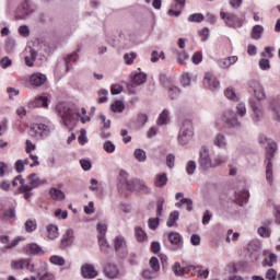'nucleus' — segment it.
Here are the masks:
<instances>
[{
	"mask_svg": "<svg viewBox=\"0 0 280 280\" xmlns=\"http://www.w3.org/2000/svg\"><path fill=\"white\" fill-rule=\"evenodd\" d=\"M235 62H237V56H231L220 59L218 61V66L220 67V69H229V67H231V65H235Z\"/></svg>",
	"mask_w": 280,
	"mask_h": 280,
	"instance_id": "nucleus-22",
	"label": "nucleus"
},
{
	"mask_svg": "<svg viewBox=\"0 0 280 280\" xmlns=\"http://www.w3.org/2000/svg\"><path fill=\"white\" fill-rule=\"evenodd\" d=\"M212 143L217 148L224 150V148H226V136H224L223 133H217L213 138Z\"/></svg>",
	"mask_w": 280,
	"mask_h": 280,
	"instance_id": "nucleus-25",
	"label": "nucleus"
},
{
	"mask_svg": "<svg viewBox=\"0 0 280 280\" xmlns=\"http://www.w3.org/2000/svg\"><path fill=\"white\" fill-rule=\"evenodd\" d=\"M264 32L265 28L261 25L256 24L252 28L250 36L254 40H260L261 36H264Z\"/></svg>",
	"mask_w": 280,
	"mask_h": 280,
	"instance_id": "nucleus-28",
	"label": "nucleus"
},
{
	"mask_svg": "<svg viewBox=\"0 0 280 280\" xmlns=\"http://www.w3.org/2000/svg\"><path fill=\"white\" fill-rule=\"evenodd\" d=\"M266 165V180L268 185H272L275 183V172L272 171V162L265 163Z\"/></svg>",
	"mask_w": 280,
	"mask_h": 280,
	"instance_id": "nucleus-27",
	"label": "nucleus"
},
{
	"mask_svg": "<svg viewBox=\"0 0 280 280\" xmlns=\"http://www.w3.org/2000/svg\"><path fill=\"white\" fill-rule=\"evenodd\" d=\"M11 268L12 270H23V268H25V270H28V272H36V267L34 266L32 260L27 258L12 260Z\"/></svg>",
	"mask_w": 280,
	"mask_h": 280,
	"instance_id": "nucleus-9",
	"label": "nucleus"
},
{
	"mask_svg": "<svg viewBox=\"0 0 280 280\" xmlns=\"http://www.w3.org/2000/svg\"><path fill=\"white\" fill-rule=\"evenodd\" d=\"M114 246L116 254L120 259H126V257H128V245L124 236H116Z\"/></svg>",
	"mask_w": 280,
	"mask_h": 280,
	"instance_id": "nucleus-7",
	"label": "nucleus"
},
{
	"mask_svg": "<svg viewBox=\"0 0 280 280\" xmlns=\"http://www.w3.org/2000/svg\"><path fill=\"white\" fill-rule=\"evenodd\" d=\"M24 253H26V255H44L45 254V252L43 250V247H40L36 243L27 244L24 247Z\"/></svg>",
	"mask_w": 280,
	"mask_h": 280,
	"instance_id": "nucleus-19",
	"label": "nucleus"
},
{
	"mask_svg": "<svg viewBox=\"0 0 280 280\" xmlns=\"http://www.w3.org/2000/svg\"><path fill=\"white\" fill-rule=\"evenodd\" d=\"M32 14V9L30 8V0H25L22 4L18 8L15 12L16 19L23 20L27 19Z\"/></svg>",
	"mask_w": 280,
	"mask_h": 280,
	"instance_id": "nucleus-13",
	"label": "nucleus"
},
{
	"mask_svg": "<svg viewBox=\"0 0 280 280\" xmlns=\"http://www.w3.org/2000/svg\"><path fill=\"white\" fill-rule=\"evenodd\" d=\"M141 277H143V279H147V280H152L154 279V277H156V272L150 269H144L141 272Z\"/></svg>",
	"mask_w": 280,
	"mask_h": 280,
	"instance_id": "nucleus-57",
	"label": "nucleus"
},
{
	"mask_svg": "<svg viewBox=\"0 0 280 280\" xmlns=\"http://www.w3.org/2000/svg\"><path fill=\"white\" fill-rule=\"evenodd\" d=\"M194 139V125L190 120H184L179 128L177 136V141L179 145H188V143Z\"/></svg>",
	"mask_w": 280,
	"mask_h": 280,
	"instance_id": "nucleus-3",
	"label": "nucleus"
},
{
	"mask_svg": "<svg viewBox=\"0 0 280 280\" xmlns=\"http://www.w3.org/2000/svg\"><path fill=\"white\" fill-rule=\"evenodd\" d=\"M203 85L206 89H209L210 91H215V89L220 88V81H218V78H215L213 73L206 72L203 78Z\"/></svg>",
	"mask_w": 280,
	"mask_h": 280,
	"instance_id": "nucleus-12",
	"label": "nucleus"
},
{
	"mask_svg": "<svg viewBox=\"0 0 280 280\" xmlns=\"http://www.w3.org/2000/svg\"><path fill=\"white\" fill-rule=\"evenodd\" d=\"M126 108V105H124V102L116 101L110 105V109L113 113H124V109Z\"/></svg>",
	"mask_w": 280,
	"mask_h": 280,
	"instance_id": "nucleus-46",
	"label": "nucleus"
},
{
	"mask_svg": "<svg viewBox=\"0 0 280 280\" xmlns=\"http://www.w3.org/2000/svg\"><path fill=\"white\" fill-rule=\"evenodd\" d=\"M104 275L107 279H117L119 277V267L116 264L107 262L104 267Z\"/></svg>",
	"mask_w": 280,
	"mask_h": 280,
	"instance_id": "nucleus-14",
	"label": "nucleus"
},
{
	"mask_svg": "<svg viewBox=\"0 0 280 280\" xmlns=\"http://www.w3.org/2000/svg\"><path fill=\"white\" fill-rule=\"evenodd\" d=\"M46 231H47V237L48 240H56L59 235L58 233V226L54 225V224H49L46 226Z\"/></svg>",
	"mask_w": 280,
	"mask_h": 280,
	"instance_id": "nucleus-34",
	"label": "nucleus"
},
{
	"mask_svg": "<svg viewBox=\"0 0 280 280\" xmlns=\"http://www.w3.org/2000/svg\"><path fill=\"white\" fill-rule=\"evenodd\" d=\"M186 60H189V55L187 52L182 51L177 55V62L178 65H185Z\"/></svg>",
	"mask_w": 280,
	"mask_h": 280,
	"instance_id": "nucleus-63",
	"label": "nucleus"
},
{
	"mask_svg": "<svg viewBox=\"0 0 280 280\" xmlns=\"http://www.w3.org/2000/svg\"><path fill=\"white\" fill-rule=\"evenodd\" d=\"M50 264H52V266H65V264H67V260H65V257L62 256H58V255H54L49 258Z\"/></svg>",
	"mask_w": 280,
	"mask_h": 280,
	"instance_id": "nucleus-42",
	"label": "nucleus"
},
{
	"mask_svg": "<svg viewBox=\"0 0 280 280\" xmlns=\"http://www.w3.org/2000/svg\"><path fill=\"white\" fill-rule=\"evenodd\" d=\"M236 114L238 115V117H246V104L244 103H238L236 105Z\"/></svg>",
	"mask_w": 280,
	"mask_h": 280,
	"instance_id": "nucleus-56",
	"label": "nucleus"
},
{
	"mask_svg": "<svg viewBox=\"0 0 280 280\" xmlns=\"http://www.w3.org/2000/svg\"><path fill=\"white\" fill-rule=\"evenodd\" d=\"M171 100H177L180 96V89L176 85H171L168 89Z\"/></svg>",
	"mask_w": 280,
	"mask_h": 280,
	"instance_id": "nucleus-48",
	"label": "nucleus"
},
{
	"mask_svg": "<svg viewBox=\"0 0 280 280\" xmlns=\"http://www.w3.org/2000/svg\"><path fill=\"white\" fill-rule=\"evenodd\" d=\"M145 82H148V74L141 72V69H138L132 73L131 83L128 84V91L135 93V86H141L142 84H145Z\"/></svg>",
	"mask_w": 280,
	"mask_h": 280,
	"instance_id": "nucleus-5",
	"label": "nucleus"
},
{
	"mask_svg": "<svg viewBox=\"0 0 280 280\" xmlns=\"http://www.w3.org/2000/svg\"><path fill=\"white\" fill-rule=\"evenodd\" d=\"M237 240H240V233L234 232L233 230H228L226 232V242L231 243V242H237Z\"/></svg>",
	"mask_w": 280,
	"mask_h": 280,
	"instance_id": "nucleus-53",
	"label": "nucleus"
},
{
	"mask_svg": "<svg viewBox=\"0 0 280 280\" xmlns=\"http://www.w3.org/2000/svg\"><path fill=\"white\" fill-rule=\"evenodd\" d=\"M198 80V77L196 74L189 73V72H184L182 74V85L184 86H191V82H196Z\"/></svg>",
	"mask_w": 280,
	"mask_h": 280,
	"instance_id": "nucleus-24",
	"label": "nucleus"
},
{
	"mask_svg": "<svg viewBox=\"0 0 280 280\" xmlns=\"http://www.w3.org/2000/svg\"><path fill=\"white\" fill-rule=\"evenodd\" d=\"M133 156L138 163H145V161H148V154L143 149H136Z\"/></svg>",
	"mask_w": 280,
	"mask_h": 280,
	"instance_id": "nucleus-33",
	"label": "nucleus"
},
{
	"mask_svg": "<svg viewBox=\"0 0 280 280\" xmlns=\"http://www.w3.org/2000/svg\"><path fill=\"white\" fill-rule=\"evenodd\" d=\"M116 148L117 147L115 145V143H113V141H110V140H107L103 143V150L105 152H107V154H113V152H115Z\"/></svg>",
	"mask_w": 280,
	"mask_h": 280,
	"instance_id": "nucleus-49",
	"label": "nucleus"
},
{
	"mask_svg": "<svg viewBox=\"0 0 280 280\" xmlns=\"http://www.w3.org/2000/svg\"><path fill=\"white\" fill-rule=\"evenodd\" d=\"M32 189L33 188L30 186H20L19 189L14 192V195L18 196V194H23L24 199L27 200V202H30V198L34 196V194H32Z\"/></svg>",
	"mask_w": 280,
	"mask_h": 280,
	"instance_id": "nucleus-29",
	"label": "nucleus"
},
{
	"mask_svg": "<svg viewBox=\"0 0 280 280\" xmlns=\"http://www.w3.org/2000/svg\"><path fill=\"white\" fill-rule=\"evenodd\" d=\"M65 62H66V70L69 71L71 69V65H73V62H78V52L74 51L68 55L65 58Z\"/></svg>",
	"mask_w": 280,
	"mask_h": 280,
	"instance_id": "nucleus-35",
	"label": "nucleus"
},
{
	"mask_svg": "<svg viewBox=\"0 0 280 280\" xmlns=\"http://www.w3.org/2000/svg\"><path fill=\"white\" fill-rule=\"evenodd\" d=\"M261 250V243L260 242H254L248 245V252L249 253H259Z\"/></svg>",
	"mask_w": 280,
	"mask_h": 280,
	"instance_id": "nucleus-61",
	"label": "nucleus"
},
{
	"mask_svg": "<svg viewBox=\"0 0 280 280\" xmlns=\"http://www.w3.org/2000/svg\"><path fill=\"white\" fill-rule=\"evenodd\" d=\"M199 36H200L202 43H207V40H209V36H210L209 27H203V28L199 32Z\"/></svg>",
	"mask_w": 280,
	"mask_h": 280,
	"instance_id": "nucleus-62",
	"label": "nucleus"
},
{
	"mask_svg": "<svg viewBox=\"0 0 280 280\" xmlns=\"http://www.w3.org/2000/svg\"><path fill=\"white\" fill-rule=\"evenodd\" d=\"M277 142L275 140H268V144L266 147V159L265 163H272V159H275V154H277Z\"/></svg>",
	"mask_w": 280,
	"mask_h": 280,
	"instance_id": "nucleus-15",
	"label": "nucleus"
},
{
	"mask_svg": "<svg viewBox=\"0 0 280 280\" xmlns=\"http://www.w3.org/2000/svg\"><path fill=\"white\" fill-rule=\"evenodd\" d=\"M23 240V237L18 236L13 241H9V244L4 247L7 250H12V248H16L19 246V243Z\"/></svg>",
	"mask_w": 280,
	"mask_h": 280,
	"instance_id": "nucleus-59",
	"label": "nucleus"
},
{
	"mask_svg": "<svg viewBox=\"0 0 280 280\" xmlns=\"http://www.w3.org/2000/svg\"><path fill=\"white\" fill-rule=\"evenodd\" d=\"M220 18L224 21V24L228 27H233L234 30H237V27H242L244 25V21L233 13L221 11Z\"/></svg>",
	"mask_w": 280,
	"mask_h": 280,
	"instance_id": "nucleus-4",
	"label": "nucleus"
},
{
	"mask_svg": "<svg viewBox=\"0 0 280 280\" xmlns=\"http://www.w3.org/2000/svg\"><path fill=\"white\" fill-rule=\"evenodd\" d=\"M57 115L61 119L62 126L65 128H69L71 124L75 120V117H78V113L71 106L67 103H60L56 106Z\"/></svg>",
	"mask_w": 280,
	"mask_h": 280,
	"instance_id": "nucleus-2",
	"label": "nucleus"
},
{
	"mask_svg": "<svg viewBox=\"0 0 280 280\" xmlns=\"http://www.w3.org/2000/svg\"><path fill=\"white\" fill-rule=\"evenodd\" d=\"M199 165L203 170H211L213 167V161L207 147H201L199 151Z\"/></svg>",
	"mask_w": 280,
	"mask_h": 280,
	"instance_id": "nucleus-10",
	"label": "nucleus"
},
{
	"mask_svg": "<svg viewBox=\"0 0 280 280\" xmlns=\"http://www.w3.org/2000/svg\"><path fill=\"white\" fill-rule=\"evenodd\" d=\"M38 280H56V276L52 272H47L38 278Z\"/></svg>",
	"mask_w": 280,
	"mask_h": 280,
	"instance_id": "nucleus-64",
	"label": "nucleus"
},
{
	"mask_svg": "<svg viewBox=\"0 0 280 280\" xmlns=\"http://www.w3.org/2000/svg\"><path fill=\"white\" fill-rule=\"evenodd\" d=\"M178 218H180V212H178L177 210L171 212L168 220L166 221V226H168V229H172V226H176Z\"/></svg>",
	"mask_w": 280,
	"mask_h": 280,
	"instance_id": "nucleus-32",
	"label": "nucleus"
},
{
	"mask_svg": "<svg viewBox=\"0 0 280 280\" xmlns=\"http://www.w3.org/2000/svg\"><path fill=\"white\" fill-rule=\"evenodd\" d=\"M223 119L231 128H240L242 126V122L237 119V114L231 109L223 113Z\"/></svg>",
	"mask_w": 280,
	"mask_h": 280,
	"instance_id": "nucleus-11",
	"label": "nucleus"
},
{
	"mask_svg": "<svg viewBox=\"0 0 280 280\" xmlns=\"http://www.w3.org/2000/svg\"><path fill=\"white\" fill-rule=\"evenodd\" d=\"M277 264V254H270L268 258H265L262 265L272 267Z\"/></svg>",
	"mask_w": 280,
	"mask_h": 280,
	"instance_id": "nucleus-55",
	"label": "nucleus"
},
{
	"mask_svg": "<svg viewBox=\"0 0 280 280\" xmlns=\"http://www.w3.org/2000/svg\"><path fill=\"white\" fill-rule=\"evenodd\" d=\"M224 95L231 102H240V97L235 93V90H233L232 88H228L224 92Z\"/></svg>",
	"mask_w": 280,
	"mask_h": 280,
	"instance_id": "nucleus-41",
	"label": "nucleus"
},
{
	"mask_svg": "<svg viewBox=\"0 0 280 280\" xmlns=\"http://www.w3.org/2000/svg\"><path fill=\"white\" fill-rule=\"evenodd\" d=\"M205 15L202 13H194L188 16V23H202Z\"/></svg>",
	"mask_w": 280,
	"mask_h": 280,
	"instance_id": "nucleus-47",
	"label": "nucleus"
},
{
	"mask_svg": "<svg viewBox=\"0 0 280 280\" xmlns=\"http://www.w3.org/2000/svg\"><path fill=\"white\" fill-rule=\"evenodd\" d=\"M197 167L198 165L196 164V161L194 160L188 161L186 164V173L188 174V176H194Z\"/></svg>",
	"mask_w": 280,
	"mask_h": 280,
	"instance_id": "nucleus-45",
	"label": "nucleus"
},
{
	"mask_svg": "<svg viewBox=\"0 0 280 280\" xmlns=\"http://www.w3.org/2000/svg\"><path fill=\"white\" fill-rule=\"evenodd\" d=\"M170 121V110L164 109L159 117L158 124L159 126H165Z\"/></svg>",
	"mask_w": 280,
	"mask_h": 280,
	"instance_id": "nucleus-44",
	"label": "nucleus"
},
{
	"mask_svg": "<svg viewBox=\"0 0 280 280\" xmlns=\"http://www.w3.org/2000/svg\"><path fill=\"white\" fill-rule=\"evenodd\" d=\"M137 58V52H128L124 55V60L126 65H132Z\"/></svg>",
	"mask_w": 280,
	"mask_h": 280,
	"instance_id": "nucleus-60",
	"label": "nucleus"
},
{
	"mask_svg": "<svg viewBox=\"0 0 280 280\" xmlns=\"http://www.w3.org/2000/svg\"><path fill=\"white\" fill-rule=\"evenodd\" d=\"M45 82H47V75L40 72H35L30 78V83L32 84V86H43Z\"/></svg>",
	"mask_w": 280,
	"mask_h": 280,
	"instance_id": "nucleus-17",
	"label": "nucleus"
},
{
	"mask_svg": "<svg viewBox=\"0 0 280 280\" xmlns=\"http://www.w3.org/2000/svg\"><path fill=\"white\" fill-rule=\"evenodd\" d=\"M26 51H27V55L24 57V62L26 67H34V62H36L38 52L32 47H28Z\"/></svg>",
	"mask_w": 280,
	"mask_h": 280,
	"instance_id": "nucleus-18",
	"label": "nucleus"
},
{
	"mask_svg": "<svg viewBox=\"0 0 280 280\" xmlns=\"http://www.w3.org/2000/svg\"><path fill=\"white\" fill-rule=\"evenodd\" d=\"M28 184H24V186L31 187V189H36V187H40V185H45V182L40 180L36 173H32L28 175Z\"/></svg>",
	"mask_w": 280,
	"mask_h": 280,
	"instance_id": "nucleus-20",
	"label": "nucleus"
},
{
	"mask_svg": "<svg viewBox=\"0 0 280 280\" xmlns=\"http://www.w3.org/2000/svg\"><path fill=\"white\" fill-rule=\"evenodd\" d=\"M149 266L150 268H152L153 272H159V270H161V265L159 264V258L156 257H151L150 261H149Z\"/></svg>",
	"mask_w": 280,
	"mask_h": 280,
	"instance_id": "nucleus-51",
	"label": "nucleus"
},
{
	"mask_svg": "<svg viewBox=\"0 0 280 280\" xmlns=\"http://www.w3.org/2000/svg\"><path fill=\"white\" fill-rule=\"evenodd\" d=\"M154 185L155 187H165V185H167V174L162 173L156 175Z\"/></svg>",
	"mask_w": 280,
	"mask_h": 280,
	"instance_id": "nucleus-37",
	"label": "nucleus"
},
{
	"mask_svg": "<svg viewBox=\"0 0 280 280\" xmlns=\"http://www.w3.org/2000/svg\"><path fill=\"white\" fill-rule=\"evenodd\" d=\"M98 244L101 247V253L108 255V248H110V245H108L105 236H98Z\"/></svg>",
	"mask_w": 280,
	"mask_h": 280,
	"instance_id": "nucleus-39",
	"label": "nucleus"
},
{
	"mask_svg": "<svg viewBox=\"0 0 280 280\" xmlns=\"http://www.w3.org/2000/svg\"><path fill=\"white\" fill-rule=\"evenodd\" d=\"M105 102H108V90H100L98 91V104H105Z\"/></svg>",
	"mask_w": 280,
	"mask_h": 280,
	"instance_id": "nucleus-54",
	"label": "nucleus"
},
{
	"mask_svg": "<svg viewBox=\"0 0 280 280\" xmlns=\"http://www.w3.org/2000/svg\"><path fill=\"white\" fill-rule=\"evenodd\" d=\"M235 198H236V201L238 202V205H241V207L246 205V202H248V198H249L248 190H243V191L236 192Z\"/></svg>",
	"mask_w": 280,
	"mask_h": 280,
	"instance_id": "nucleus-31",
	"label": "nucleus"
},
{
	"mask_svg": "<svg viewBox=\"0 0 280 280\" xmlns=\"http://www.w3.org/2000/svg\"><path fill=\"white\" fill-rule=\"evenodd\" d=\"M62 244L63 246H73V242H75V235L73 233V230L68 229L62 237Z\"/></svg>",
	"mask_w": 280,
	"mask_h": 280,
	"instance_id": "nucleus-23",
	"label": "nucleus"
},
{
	"mask_svg": "<svg viewBox=\"0 0 280 280\" xmlns=\"http://www.w3.org/2000/svg\"><path fill=\"white\" fill-rule=\"evenodd\" d=\"M127 185L131 191H138L139 194L148 195L152 191L145 182L138 178L129 180Z\"/></svg>",
	"mask_w": 280,
	"mask_h": 280,
	"instance_id": "nucleus-8",
	"label": "nucleus"
},
{
	"mask_svg": "<svg viewBox=\"0 0 280 280\" xmlns=\"http://www.w3.org/2000/svg\"><path fill=\"white\" fill-rule=\"evenodd\" d=\"M195 275H197L199 279H209V269L202 270V265H195V271L190 273V277H195Z\"/></svg>",
	"mask_w": 280,
	"mask_h": 280,
	"instance_id": "nucleus-26",
	"label": "nucleus"
},
{
	"mask_svg": "<svg viewBox=\"0 0 280 280\" xmlns=\"http://www.w3.org/2000/svg\"><path fill=\"white\" fill-rule=\"evenodd\" d=\"M257 233H258V235H260V237L268 238V237H270L272 231L270 230V228H264V226L260 225L257 229Z\"/></svg>",
	"mask_w": 280,
	"mask_h": 280,
	"instance_id": "nucleus-52",
	"label": "nucleus"
},
{
	"mask_svg": "<svg viewBox=\"0 0 280 280\" xmlns=\"http://www.w3.org/2000/svg\"><path fill=\"white\" fill-rule=\"evenodd\" d=\"M249 106L252 109V119L255 124H259L264 119V107L261 103L257 102L255 98L249 100Z\"/></svg>",
	"mask_w": 280,
	"mask_h": 280,
	"instance_id": "nucleus-6",
	"label": "nucleus"
},
{
	"mask_svg": "<svg viewBox=\"0 0 280 280\" xmlns=\"http://www.w3.org/2000/svg\"><path fill=\"white\" fill-rule=\"evenodd\" d=\"M258 66H259V69H261V71H268L270 69V60L266 58H261L258 61Z\"/></svg>",
	"mask_w": 280,
	"mask_h": 280,
	"instance_id": "nucleus-58",
	"label": "nucleus"
},
{
	"mask_svg": "<svg viewBox=\"0 0 280 280\" xmlns=\"http://www.w3.org/2000/svg\"><path fill=\"white\" fill-rule=\"evenodd\" d=\"M254 95L258 102H264V100H266V90L264 89V85L258 88V90L254 92Z\"/></svg>",
	"mask_w": 280,
	"mask_h": 280,
	"instance_id": "nucleus-50",
	"label": "nucleus"
},
{
	"mask_svg": "<svg viewBox=\"0 0 280 280\" xmlns=\"http://www.w3.org/2000/svg\"><path fill=\"white\" fill-rule=\"evenodd\" d=\"M168 241L173 246H176L177 248H183V236L178 234V232H171L168 233Z\"/></svg>",
	"mask_w": 280,
	"mask_h": 280,
	"instance_id": "nucleus-21",
	"label": "nucleus"
},
{
	"mask_svg": "<svg viewBox=\"0 0 280 280\" xmlns=\"http://www.w3.org/2000/svg\"><path fill=\"white\" fill-rule=\"evenodd\" d=\"M37 226H38V224L36 223V219H28L24 223V229H25L26 233H34V231H36Z\"/></svg>",
	"mask_w": 280,
	"mask_h": 280,
	"instance_id": "nucleus-36",
	"label": "nucleus"
},
{
	"mask_svg": "<svg viewBox=\"0 0 280 280\" xmlns=\"http://www.w3.org/2000/svg\"><path fill=\"white\" fill-rule=\"evenodd\" d=\"M54 130H56V125L47 120L45 122H36L31 125L28 135L36 141H44V139H47V137H49Z\"/></svg>",
	"mask_w": 280,
	"mask_h": 280,
	"instance_id": "nucleus-1",
	"label": "nucleus"
},
{
	"mask_svg": "<svg viewBox=\"0 0 280 280\" xmlns=\"http://www.w3.org/2000/svg\"><path fill=\"white\" fill-rule=\"evenodd\" d=\"M47 268H48L47 261H43V260L39 261V265H38V267H37L36 270H35V272H36L38 279H39L40 277H43V275H47V272H49V271L47 270Z\"/></svg>",
	"mask_w": 280,
	"mask_h": 280,
	"instance_id": "nucleus-38",
	"label": "nucleus"
},
{
	"mask_svg": "<svg viewBox=\"0 0 280 280\" xmlns=\"http://www.w3.org/2000/svg\"><path fill=\"white\" fill-rule=\"evenodd\" d=\"M135 235L138 242H145L148 240V234H145V231L139 226L135 228Z\"/></svg>",
	"mask_w": 280,
	"mask_h": 280,
	"instance_id": "nucleus-40",
	"label": "nucleus"
},
{
	"mask_svg": "<svg viewBox=\"0 0 280 280\" xmlns=\"http://www.w3.org/2000/svg\"><path fill=\"white\" fill-rule=\"evenodd\" d=\"M49 196L50 198H52V200H57V201L65 200L67 198V196L65 195V191L58 188H50Z\"/></svg>",
	"mask_w": 280,
	"mask_h": 280,
	"instance_id": "nucleus-30",
	"label": "nucleus"
},
{
	"mask_svg": "<svg viewBox=\"0 0 280 280\" xmlns=\"http://www.w3.org/2000/svg\"><path fill=\"white\" fill-rule=\"evenodd\" d=\"M172 271L175 275V277H185L184 267L180 266V262L176 261L172 266Z\"/></svg>",
	"mask_w": 280,
	"mask_h": 280,
	"instance_id": "nucleus-43",
	"label": "nucleus"
},
{
	"mask_svg": "<svg viewBox=\"0 0 280 280\" xmlns=\"http://www.w3.org/2000/svg\"><path fill=\"white\" fill-rule=\"evenodd\" d=\"M81 276L83 279H95L97 277V270L92 264H85L81 267Z\"/></svg>",
	"mask_w": 280,
	"mask_h": 280,
	"instance_id": "nucleus-16",
	"label": "nucleus"
}]
</instances>
